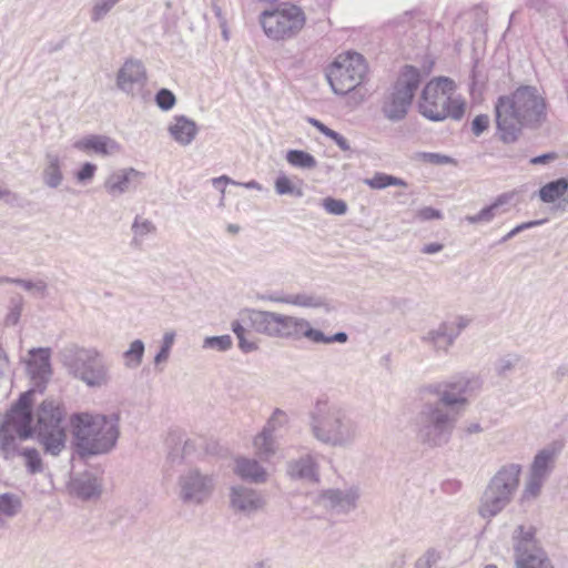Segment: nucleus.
I'll list each match as a JSON object with an SVG mask.
<instances>
[{"instance_id":"nucleus-3","label":"nucleus","mask_w":568,"mask_h":568,"mask_svg":"<svg viewBox=\"0 0 568 568\" xmlns=\"http://www.w3.org/2000/svg\"><path fill=\"white\" fill-rule=\"evenodd\" d=\"M308 418L312 436L324 445L348 448L361 436L359 425L351 410L336 400L318 398Z\"/></svg>"},{"instance_id":"nucleus-22","label":"nucleus","mask_w":568,"mask_h":568,"mask_svg":"<svg viewBox=\"0 0 568 568\" xmlns=\"http://www.w3.org/2000/svg\"><path fill=\"white\" fill-rule=\"evenodd\" d=\"M73 148L83 152H94L99 155H111L120 151L119 143L105 135L91 134L73 143Z\"/></svg>"},{"instance_id":"nucleus-19","label":"nucleus","mask_w":568,"mask_h":568,"mask_svg":"<svg viewBox=\"0 0 568 568\" xmlns=\"http://www.w3.org/2000/svg\"><path fill=\"white\" fill-rule=\"evenodd\" d=\"M286 474L293 480L316 484L320 481V465L313 455L305 454L286 463Z\"/></svg>"},{"instance_id":"nucleus-59","label":"nucleus","mask_w":568,"mask_h":568,"mask_svg":"<svg viewBox=\"0 0 568 568\" xmlns=\"http://www.w3.org/2000/svg\"><path fill=\"white\" fill-rule=\"evenodd\" d=\"M557 159H558V154L556 152H549V153H545V154L531 158L530 163L534 165L547 164Z\"/></svg>"},{"instance_id":"nucleus-16","label":"nucleus","mask_w":568,"mask_h":568,"mask_svg":"<svg viewBox=\"0 0 568 568\" xmlns=\"http://www.w3.org/2000/svg\"><path fill=\"white\" fill-rule=\"evenodd\" d=\"M359 499V487L352 485L344 489L329 488L322 490L316 498V504L336 514L348 515L357 508Z\"/></svg>"},{"instance_id":"nucleus-6","label":"nucleus","mask_w":568,"mask_h":568,"mask_svg":"<svg viewBox=\"0 0 568 568\" xmlns=\"http://www.w3.org/2000/svg\"><path fill=\"white\" fill-rule=\"evenodd\" d=\"M34 415L32 412V390L22 393L11 405L0 422V455L11 460L18 453L19 440H27L34 435Z\"/></svg>"},{"instance_id":"nucleus-48","label":"nucleus","mask_w":568,"mask_h":568,"mask_svg":"<svg viewBox=\"0 0 568 568\" xmlns=\"http://www.w3.org/2000/svg\"><path fill=\"white\" fill-rule=\"evenodd\" d=\"M418 159L426 163H430L434 165H444L455 163V160L448 155H444L440 153H432V152H422L418 153Z\"/></svg>"},{"instance_id":"nucleus-28","label":"nucleus","mask_w":568,"mask_h":568,"mask_svg":"<svg viewBox=\"0 0 568 568\" xmlns=\"http://www.w3.org/2000/svg\"><path fill=\"white\" fill-rule=\"evenodd\" d=\"M72 487L78 497L88 500L100 496L101 485L98 479L91 475H84L72 481Z\"/></svg>"},{"instance_id":"nucleus-14","label":"nucleus","mask_w":568,"mask_h":568,"mask_svg":"<svg viewBox=\"0 0 568 568\" xmlns=\"http://www.w3.org/2000/svg\"><path fill=\"white\" fill-rule=\"evenodd\" d=\"M455 91V82L440 77L429 81L422 91L419 112L432 121L447 118V103Z\"/></svg>"},{"instance_id":"nucleus-33","label":"nucleus","mask_w":568,"mask_h":568,"mask_svg":"<svg viewBox=\"0 0 568 568\" xmlns=\"http://www.w3.org/2000/svg\"><path fill=\"white\" fill-rule=\"evenodd\" d=\"M364 183L374 190H383L388 186H407L406 181L403 179L382 172H377L372 178L365 179Z\"/></svg>"},{"instance_id":"nucleus-18","label":"nucleus","mask_w":568,"mask_h":568,"mask_svg":"<svg viewBox=\"0 0 568 568\" xmlns=\"http://www.w3.org/2000/svg\"><path fill=\"white\" fill-rule=\"evenodd\" d=\"M29 354L32 357L28 362V373L33 384L31 390L32 393L36 390L42 393L52 375L50 348H32L29 351Z\"/></svg>"},{"instance_id":"nucleus-24","label":"nucleus","mask_w":568,"mask_h":568,"mask_svg":"<svg viewBox=\"0 0 568 568\" xmlns=\"http://www.w3.org/2000/svg\"><path fill=\"white\" fill-rule=\"evenodd\" d=\"M171 136L181 145H189L197 134V126L194 121L185 115L174 118V123L169 126Z\"/></svg>"},{"instance_id":"nucleus-41","label":"nucleus","mask_w":568,"mask_h":568,"mask_svg":"<svg viewBox=\"0 0 568 568\" xmlns=\"http://www.w3.org/2000/svg\"><path fill=\"white\" fill-rule=\"evenodd\" d=\"M287 422V414L284 410L276 408L267 419L262 430L267 434L274 435L275 432L282 428Z\"/></svg>"},{"instance_id":"nucleus-12","label":"nucleus","mask_w":568,"mask_h":568,"mask_svg":"<svg viewBox=\"0 0 568 568\" xmlns=\"http://www.w3.org/2000/svg\"><path fill=\"white\" fill-rule=\"evenodd\" d=\"M67 365L89 387H101L110 381L109 365L97 348H77Z\"/></svg>"},{"instance_id":"nucleus-42","label":"nucleus","mask_w":568,"mask_h":568,"mask_svg":"<svg viewBox=\"0 0 568 568\" xmlns=\"http://www.w3.org/2000/svg\"><path fill=\"white\" fill-rule=\"evenodd\" d=\"M174 339H175V333L174 332H166L163 335L160 351L154 356V364H155L156 367L160 364L165 363L169 359L170 353H171V348H172V346L174 344Z\"/></svg>"},{"instance_id":"nucleus-61","label":"nucleus","mask_w":568,"mask_h":568,"mask_svg":"<svg viewBox=\"0 0 568 568\" xmlns=\"http://www.w3.org/2000/svg\"><path fill=\"white\" fill-rule=\"evenodd\" d=\"M265 505V498L253 490H251V510H256Z\"/></svg>"},{"instance_id":"nucleus-27","label":"nucleus","mask_w":568,"mask_h":568,"mask_svg":"<svg viewBox=\"0 0 568 568\" xmlns=\"http://www.w3.org/2000/svg\"><path fill=\"white\" fill-rule=\"evenodd\" d=\"M42 179L47 186L57 189L63 181L60 156L55 153H47L45 166L42 172Z\"/></svg>"},{"instance_id":"nucleus-17","label":"nucleus","mask_w":568,"mask_h":568,"mask_svg":"<svg viewBox=\"0 0 568 568\" xmlns=\"http://www.w3.org/2000/svg\"><path fill=\"white\" fill-rule=\"evenodd\" d=\"M146 81L145 67L136 59H128L116 74V87L132 98L143 95Z\"/></svg>"},{"instance_id":"nucleus-20","label":"nucleus","mask_w":568,"mask_h":568,"mask_svg":"<svg viewBox=\"0 0 568 568\" xmlns=\"http://www.w3.org/2000/svg\"><path fill=\"white\" fill-rule=\"evenodd\" d=\"M142 178L143 173L133 168L121 169L109 175L104 187L109 194L118 196L128 192L133 184L140 183Z\"/></svg>"},{"instance_id":"nucleus-45","label":"nucleus","mask_w":568,"mask_h":568,"mask_svg":"<svg viewBox=\"0 0 568 568\" xmlns=\"http://www.w3.org/2000/svg\"><path fill=\"white\" fill-rule=\"evenodd\" d=\"M266 463L251 459V483L263 484L268 478V470L265 466Z\"/></svg>"},{"instance_id":"nucleus-34","label":"nucleus","mask_w":568,"mask_h":568,"mask_svg":"<svg viewBox=\"0 0 568 568\" xmlns=\"http://www.w3.org/2000/svg\"><path fill=\"white\" fill-rule=\"evenodd\" d=\"M230 506L234 511L246 513L248 510V488L245 485L230 487Z\"/></svg>"},{"instance_id":"nucleus-47","label":"nucleus","mask_w":568,"mask_h":568,"mask_svg":"<svg viewBox=\"0 0 568 568\" xmlns=\"http://www.w3.org/2000/svg\"><path fill=\"white\" fill-rule=\"evenodd\" d=\"M23 308V300L21 296L11 300V308L6 317L7 325L18 324Z\"/></svg>"},{"instance_id":"nucleus-57","label":"nucleus","mask_w":568,"mask_h":568,"mask_svg":"<svg viewBox=\"0 0 568 568\" xmlns=\"http://www.w3.org/2000/svg\"><path fill=\"white\" fill-rule=\"evenodd\" d=\"M488 124H489V116L487 114L477 115L473 120V123H471L473 133L476 136H479L488 128Z\"/></svg>"},{"instance_id":"nucleus-23","label":"nucleus","mask_w":568,"mask_h":568,"mask_svg":"<svg viewBox=\"0 0 568 568\" xmlns=\"http://www.w3.org/2000/svg\"><path fill=\"white\" fill-rule=\"evenodd\" d=\"M422 341L437 353H447L455 342L445 322H442L437 327L426 332Z\"/></svg>"},{"instance_id":"nucleus-63","label":"nucleus","mask_w":568,"mask_h":568,"mask_svg":"<svg viewBox=\"0 0 568 568\" xmlns=\"http://www.w3.org/2000/svg\"><path fill=\"white\" fill-rule=\"evenodd\" d=\"M308 122L314 126L321 133H323L325 136H329V134L333 132L332 129H329L328 126H326L323 122H321L320 120L317 119H314V118H310L308 119Z\"/></svg>"},{"instance_id":"nucleus-50","label":"nucleus","mask_w":568,"mask_h":568,"mask_svg":"<svg viewBox=\"0 0 568 568\" xmlns=\"http://www.w3.org/2000/svg\"><path fill=\"white\" fill-rule=\"evenodd\" d=\"M447 118L460 120L465 113V103L460 100L453 99L450 95L449 103H447Z\"/></svg>"},{"instance_id":"nucleus-40","label":"nucleus","mask_w":568,"mask_h":568,"mask_svg":"<svg viewBox=\"0 0 568 568\" xmlns=\"http://www.w3.org/2000/svg\"><path fill=\"white\" fill-rule=\"evenodd\" d=\"M544 484L545 480L529 475L521 493L520 501L526 503L535 500L540 495Z\"/></svg>"},{"instance_id":"nucleus-5","label":"nucleus","mask_w":568,"mask_h":568,"mask_svg":"<svg viewBox=\"0 0 568 568\" xmlns=\"http://www.w3.org/2000/svg\"><path fill=\"white\" fill-rule=\"evenodd\" d=\"M72 432L77 447L82 455L109 453L119 437V416L74 414L71 417Z\"/></svg>"},{"instance_id":"nucleus-38","label":"nucleus","mask_w":568,"mask_h":568,"mask_svg":"<svg viewBox=\"0 0 568 568\" xmlns=\"http://www.w3.org/2000/svg\"><path fill=\"white\" fill-rule=\"evenodd\" d=\"M274 187L280 195H291L293 197H302L304 195L302 187L286 175H280L275 180Z\"/></svg>"},{"instance_id":"nucleus-62","label":"nucleus","mask_w":568,"mask_h":568,"mask_svg":"<svg viewBox=\"0 0 568 568\" xmlns=\"http://www.w3.org/2000/svg\"><path fill=\"white\" fill-rule=\"evenodd\" d=\"M308 122L314 126L321 133H323L325 136H329V134L333 132L332 129H329L328 126H326L323 122H321L320 120L317 119H314V118H310L308 119Z\"/></svg>"},{"instance_id":"nucleus-15","label":"nucleus","mask_w":568,"mask_h":568,"mask_svg":"<svg viewBox=\"0 0 568 568\" xmlns=\"http://www.w3.org/2000/svg\"><path fill=\"white\" fill-rule=\"evenodd\" d=\"M534 529L518 526L514 531L516 568H555L546 551L534 538Z\"/></svg>"},{"instance_id":"nucleus-9","label":"nucleus","mask_w":568,"mask_h":568,"mask_svg":"<svg viewBox=\"0 0 568 568\" xmlns=\"http://www.w3.org/2000/svg\"><path fill=\"white\" fill-rule=\"evenodd\" d=\"M420 82L422 73L417 68L413 65L403 68L382 102V112L387 120L397 122L406 116Z\"/></svg>"},{"instance_id":"nucleus-49","label":"nucleus","mask_w":568,"mask_h":568,"mask_svg":"<svg viewBox=\"0 0 568 568\" xmlns=\"http://www.w3.org/2000/svg\"><path fill=\"white\" fill-rule=\"evenodd\" d=\"M323 207L331 214L343 215L347 211V204L343 200L326 197L323 200Z\"/></svg>"},{"instance_id":"nucleus-35","label":"nucleus","mask_w":568,"mask_h":568,"mask_svg":"<svg viewBox=\"0 0 568 568\" xmlns=\"http://www.w3.org/2000/svg\"><path fill=\"white\" fill-rule=\"evenodd\" d=\"M22 508L21 498L12 493H4L0 495V517L6 516L12 518L17 516Z\"/></svg>"},{"instance_id":"nucleus-31","label":"nucleus","mask_w":568,"mask_h":568,"mask_svg":"<svg viewBox=\"0 0 568 568\" xmlns=\"http://www.w3.org/2000/svg\"><path fill=\"white\" fill-rule=\"evenodd\" d=\"M131 231L133 233L131 246L140 247L148 235L156 232V226L151 220L136 215L131 225Z\"/></svg>"},{"instance_id":"nucleus-7","label":"nucleus","mask_w":568,"mask_h":568,"mask_svg":"<svg viewBox=\"0 0 568 568\" xmlns=\"http://www.w3.org/2000/svg\"><path fill=\"white\" fill-rule=\"evenodd\" d=\"M34 435L45 454L59 456L67 443V410L63 403L45 398L36 409Z\"/></svg>"},{"instance_id":"nucleus-10","label":"nucleus","mask_w":568,"mask_h":568,"mask_svg":"<svg viewBox=\"0 0 568 568\" xmlns=\"http://www.w3.org/2000/svg\"><path fill=\"white\" fill-rule=\"evenodd\" d=\"M305 22L304 11L295 4H284L273 10H265L260 16L264 33L275 41L296 37L304 28Z\"/></svg>"},{"instance_id":"nucleus-54","label":"nucleus","mask_w":568,"mask_h":568,"mask_svg":"<svg viewBox=\"0 0 568 568\" xmlns=\"http://www.w3.org/2000/svg\"><path fill=\"white\" fill-rule=\"evenodd\" d=\"M231 326H232L233 333L239 338L240 348L242 349L243 353H248V341L245 337L246 329L237 321H234Z\"/></svg>"},{"instance_id":"nucleus-64","label":"nucleus","mask_w":568,"mask_h":568,"mask_svg":"<svg viewBox=\"0 0 568 568\" xmlns=\"http://www.w3.org/2000/svg\"><path fill=\"white\" fill-rule=\"evenodd\" d=\"M308 122L314 126L321 133H323L325 136H329V134L333 132L332 129H329L328 126H326L323 122H321L320 120L317 119H314V118H310L308 119Z\"/></svg>"},{"instance_id":"nucleus-25","label":"nucleus","mask_w":568,"mask_h":568,"mask_svg":"<svg viewBox=\"0 0 568 568\" xmlns=\"http://www.w3.org/2000/svg\"><path fill=\"white\" fill-rule=\"evenodd\" d=\"M254 454L262 463H268L277 452V442L275 435L263 430L258 433L253 440Z\"/></svg>"},{"instance_id":"nucleus-30","label":"nucleus","mask_w":568,"mask_h":568,"mask_svg":"<svg viewBox=\"0 0 568 568\" xmlns=\"http://www.w3.org/2000/svg\"><path fill=\"white\" fill-rule=\"evenodd\" d=\"M567 190L568 179L560 178L541 186L538 191V195L544 203H554L561 199Z\"/></svg>"},{"instance_id":"nucleus-26","label":"nucleus","mask_w":568,"mask_h":568,"mask_svg":"<svg viewBox=\"0 0 568 568\" xmlns=\"http://www.w3.org/2000/svg\"><path fill=\"white\" fill-rule=\"evenodd\" d=\"M267 298L273 302L285 303L301 307L317 308L324 305V300L321 296L307 293L270 295Z\"/></svg>"},{"instance_id":"nucleus-51","label":"nucleus","mask_w":568,"mask_h":568,"mask_svg":"<svg viewBox=\"0 0 568 568\" xmlns=\"http://www.w3.org/2000/svg\"><path fill=\"white\" fill-rule=\"evenodd\" d=\"M438 559L439 556L437 551L435 549H428L416 560L415 568H432Z\"/></svg>"},{"instance_id":"nucleus-43","label":"nucleus","mask_w":568,"mask_h":568,"mask_svg":"<svg viewBox=\"0 0 568 568\" xmlns=\"http://www.w3.org/2000/svg\"><path fill=\"white\" fill-rule=\"evenodd\" d=\"M9 280L10 284H17L23 287L26 291H34L39 293L42 297L47 295L48 284L43 280H38L36 282L14 277H9Z\"/></svg>"},{"instance_id":"nucleus-46","label":"nucleus","mask_w":568,"mask_h":568,"mask_svg":"<svg viewBox=\"0 0 568 568\" xmlns=\"http://www.w3.org/2000/svg\"><path fill=\"white\" fill-rule=\"evenodd\" d=\"M519 362L517 355H506L500 357L495 364V371L499 376H506Z\"/></svg>"},{"instance_id":"nucleus-11","label":"nucleus","mask_w":568,"mask_h":568,"mask_svg":"<svg viewBox=\"0 0 568 568\" xmlns=\"http://www.w3.org/2000/svg\"><path fill=\"white\" fill-rule=\"evenodd\" d=\"M367 73V64L362 54L347 52L339 54L328 68L326 78L334 93L344 95L357 88Z\"/></svg>"},{"instance_id":"nucleus-2","label":"nucleus","mask_w":568,"mask_h":568,"mask_svg":"<svg viewBox=\"0 0 568 568\" xmlns=\"http://www.w3.org/2000/svg\"><path fill=\"white\" fill-rule=\"evenodd\" d=\"M497 132L504 143H515L523 131H537L549 122V103L535 85H519L495 103Z\"/></svg>"},{"instance_id":"nucleus-32","label":"nucleus","mask_w":568,"mask_h":568,"mask_svg":"<svg viewBox=\"0 0 568 568\" xmlns=\"http://www.w3.org/2000/svg\"><path fill=\"white\" fill-rule=\"evenodd\" d=\"M16 456H21L24 459V465L27 468L28 474L30 475H37L41 474L44 469L42 458L40 456V453L34 447H24L19 448Z\"/></svg>"},{"instance_id":"nucleus-37","label":"nucleus","mask_w":568,"mask_h":568,"mask_svg":"<svg viewBox=\"0 0 568 568\" xmlns=\"http://www.w3.org/2000/svg\"><path fill=\"white\" fill-rule=\"evenodd\" d=\"M286 161L296 168L314 169L317 165L315 158L302 150H290L286 153Z\"/></svg>"},{"instance_id":"nucleus-56","label":"nucleus","mask_w":568,"mask_h":568,"mask_svg":"<svg viewBox=\"0 0 568 568\" xmlns=\"http://www.w3.org/2000/svg\"><path fill=\"white\" fill-rule=\"evenodd\" d=\"M416 217L423 222L430 220H440L443 217V213L439 210L433 209L430 206H425L416 212Z\"/></svg>"},{"instance_id":"nucleus-29","label":"nucleus","mask_w":568,"mask_h":568,"mask_svg":"<svg viewBox=\"0 0 568 568\" xmlns=\"http://www.w3.org/2000/svg\"><path fill=\"white\" fill-rule=\"evenodd\" d=\"M511 196L513 195L509 193H504V194L499 195L493 204L484 207L477 214L467 215L466 221L470 224L489 223L498 214L499 207L501 205L508 203L510 201Z\"/></svg>"},{"instance_id":"nucleus-4","label":"nucleus","mask_w":568,"mask_h":568,"mask_svg":"<svg viewBox=\"0 0 568 568\" xmlns=\"http://www.w3.org/2000/svg\"><path fill=\"white\" fill-rule=\"evenodd\" d=\"M251 326L258 333L282 339L300 341L304 337L315 344H343L348 339L345 332L326 336L322 331L313 328L305 318L273 312L251 311Z\"/></svg>"},{"instance_id":"nucleus-60","label":"nucleus","mask_w":568,"mask_h":568,"mask_svg":"<svg viewBox=\"0 0 568 568\" xmlns=\"http://www.w3.org/2000/svg\"><path fill=\"white\" fill-rule=\"evenodd\" d=\"M328 138L332 139L342 151L351 150V145H349L348 141L338 132L333 130V132L329 134Z\"/></svg>"},{"instance_id":"nucleus-36","label":"nucleus","mask_w":568,"mask_h":568,"mask_svg":"<svg viewBox=\"0 0 568 568\" xmlns=\"http://www.w3.org/2000/svg\"><path fill=\"white\" fill-rule=\"evenodd\" d=\"M145 346L143 341L135 339L130 344L129 349L123 353L124 365L128 368H136L141 365Z\"/></svg>"},{"instance_id":"nucleus-1","label":"nucleus","mask_w":568,"mask_h":568,"mask_svg":"<svg viewBox=\"0 0 568 568\" xmlns=\"http://www.w3.org/2000/svg\"><path fill=\"white\" fill-rule=\"evenodd\" d=\"M476 384L467 376H457L424 389V403L416 416L417 438L423 444L438 447L449 440L458 408L467 404Z\"/></svg>"},{"instance_id":"nucleus-53","label":"nucleus","mask_w":568,"mask_h":568,"mask_svg":"<svg viewBox=\"0 0 568 568\" xmlns=\"http://www.w3.org/2000/svg\"><path fill=\"white\" fill-rule=\"evenodd\" d=\"M97 171V165L90 162H85L81 169L75 173L78 182L85 183L93 179Z\"/></svg>"},{"instance_id":"nucleus-21","label":"nucleus","mask_w":568,"mask_h":568,"mask_svg":"<svg viewBox=\"0 0 568 568\" xmlns=\"http://www.w3.org/2000/svg\"><path fill=\"white\" fill-rule=\"evenodd\" d=\"M561 447L562 445L560 443H554L539 450L534 457L529 475L546 481L554 469L556 458Z\"/></svg>"},{"instance_id":"nucleus-52","label":"nucleus","mask_w":568,"mask_h":568,"mask_svg":"<svg viewBox=\"0 0 568 568\" xmlns=\"http://www.w3.org/2000/svg\"><path fill=\"white\" fill-rule=\"evenodd\" d=\"M448 331L452 333L454 341L459 336V334L468 326L469 320L465 317H457L454 321L445 322Z\"/></svg>"},{"instance_id":"nucleus-8","label":"nucleus","mask_w":568,"mask_h":568,"mask_svg":"<svg viewBox=\"0 0 568 568\" xmlns=\"http://www.w3.org/2000/svg\"><path fill=\"white\" fill-rule=\"evenodd\" d=\"M521 466L507 464L501 466L491 477L485 488L478 514L484 519H490L500 514L513 500L520 483Z\"/></svg>"},{"instance_id":"nucleus-58","label":"nucleus","mask_w":568,"mask_h":568,"mask_svg":"<svg viewBox=\"0 0 568 568\" xmlns=\"http://www.w3.org/2000/svg\"><path fill=\"white\" fill-rule=\"evenodd\" d=\"M234 474L237 475L241 479H248V459L242 457L236 459V465L234 468Z\"/></svg>"},{"instance_id":"nucleus-44","label":"nucleus","mask_w":568,"mask_h":568,"mask_svg":"<svg viewBox=\"0 0 568 568\" xmlns=\"http://www.w3.org/2000/svg\"><path fill=\"white\" fill-rule=\"evenodd\" d=\"M155 103L161 110L169 111L175 105L176 98L171 90L160 89L155 94Z\"/></svg>"},{"instance_id":"nucleus-13","label":"nucleus","mask_w":568,"mask_h":568,"mask_svg":"<svg viewBox=\"0 0 568 568\" xmlns=\"http://www.w3.org/2000/svg\"><path fill=\"white\" fill-rule=\"evenodd\" d=\"M215 477L197 467L183 470L176 479V496L183 505L201 506L215 490Z\"/></svg>"},{"instance_id":"nucleus-39","label":"nucleus","mask_w":568,"mask_h":568,"mask_svg":"<svg viewBox=\"0 0 568 568\" xmlns=\"http://www.w3.org/2000/svg\"><path fill=\"white\" fill-rule=\"evenodd\" d=\"M233 346V339L231 335H220V336H207L203 339L202 348L203 349H214L216 352H226L231 349Z\"/></svg>"},{"instance_id":"nucleus-55","label":"nucleus","mask_w":568,"mask_h":568,"mask_svg":"<svg viewBox=\"0 0 568 568\" xmlns=\"http://www.w3.org/2000/svg\"><path fill=\"white\" fill-rule=\"evenodd\" d=\"M544 221L542 220H539V221H529V222H525V223H521L519 225H517L516 227H514L510 232H508L505 236L501 237L500 240V243H504V242H507L509 240H511L513 237H515L517 234H519L520 232L525 231V230H528V229H531L534 226H537V225H540L542 224Z\"/></svg>"}]
</instances>
